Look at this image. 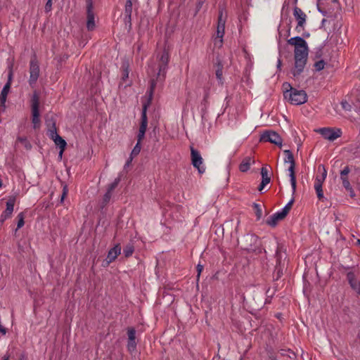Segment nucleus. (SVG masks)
I'll use <instances>...</instances> for the list:
<instances>
[{"label":"nucleus","instance_id":"obj_7","mask_svg":"<svg viewBox=\"0 0 360 360\" xmlns=\"http://www.w3.org/2000/svg\"><path fill=\"white\" fill-rule=\"evenodd\" d=\"M191 157L193 166L196 168L200 174L205 172V167L203 165V160L199 151L191 148Z\"/></svg>","mask_w":360,"mask_h":360},{"label":"nucleus","instance_id":"obj_54","mask_svg":"<svg viewBox=\"0 0 360 360\" xmlns=\"http://www.w3.org/2000/svg\"><path fill=\"white\" fill-rule=\"evenodd\" d=\"M133 158H134V157L130 155L129 158L127 160V162L124 165V167H127L129 166V165L131 164V162L133 160Z\"/></svg>","mask_w":360,"mask_h":360},{"label":"nucleus","instance_id":"obj_64","mask_svg":"<svg viewBox=\"0 0 360 360\" xmlns=\"http://www.w3.org/2000/svg\"><path fill=\"white\" fill-rule=\"evenodd\" d=\"M358 241H359V245H360V240H359Z\"/></svg>","mask_w":360,"mask_h":360},{"label":"nucleus","instance_id":"obj_51","mask_svg":"<svg viewBox=\"0 0 360 360\" xmlns=\"http://www.w3.org/2000/svg\"><path fill=\"white\" fill-rule=\"evenodd\" d=\"M68 189L67 188L66 186H65L63 187V194H62V196H61V200L63 201L65 198V197L68 194Z\"/></svg>","mask_w":360,"mask_h":360},{"label":"nucleus","instance_id":"obj_21","mask_svg":"<svg viewBox=\"0 0 360 360\" xmlns=\"http://www.w3.org/2000/svg\"><path fill=\"white\" fill-rule=\"evenodd\" d=\"M11 86L8 84H6L3 87L0 94V105L1 107H5L7 96L10 91Z\"/></svg>","mask_w":360,"mask_h":360},{"label":"nucleus","instance_id":"obj_24","mask_svg":"<svg viewBox=\"0 0 360 360\" xmlns=\"http://www.w3.org/2000/svg\"><path fill=\"white\" fill-rule=\"evenodd\" d=\"M284 153H285V159H284L285 162L289 163L290 165H295V160H294V157H293V155L291 153V151H290L289 150H285L284 151Z\"/></svg>","mask_w":360,"mask_h":360},{"label":"nucleus","instance_id":"obj_4","mask_svg":"<svg viewBox=\"0 0 360 360\" xmlns=\"http://www.w3.org/2000/svg\"><path fill=\"white\" fill-rule=\"evenodd\" d=\"M315 131L321 134L323 139L333 141L342 136V130L340 128L323 127L315 129Z\"/></svg>","mask_w":360,"mask_h":360},{"label":"nucleus","instance_id":"obj_56","mask_svg":"<svg viewBox=\"0 0 360 360\" xmlns=\"http://www.w3.org/2000/svg\"><path fill=\"white\" fill-rule=\"evenodd\" d=\"M281 59H280V58H278V61H277V68H278V69H280V68H281Z\"/></svg>","mask_w":360,"mask_h":360},{"label":"nucleus","instance_id":"obj_46","mask_svg":"<svg viewBox=\"0 0 360 360\" xmlns=\"http://www.w3.org/2000/svg\"><path fill=\"white\" fill-rule=\"evenodd\" d=\"M145 134L146 133H144V132L139 131L138 135H137V143H141L142 140L145 137Z\"/></svg>","mask_w":360,"mask_h":360},{"label":"nucleus","instance_id":"obj_49","mask_svg":"<svg viewBox=\"0 0 360 360\" xmlns=\"http://www.w3.org/2000/svg\"><path fill=\"white\" fill-rule=\"evenodd\" d=\"M112 192L107 191L106 193L104 195L103 200L105 202H108L111 198Z\"/></svg>","mask_w":360,"mask_h":360},{"label":"nucleus","instance_id":"obj_12","mask_svg":"<svg viewBox=\"0 0 360 360\" xmlns=\"http://www.w3.org/2000/svg\"><path fill=\"white\" fill-rule=\"evenodd\" d=\"M293 15L297 21V27H302L306 22V14L298 7H295Z\"/></svg>","mask_w":360,"mask_h":360},{"label":"nucleus","instance_id":"obj_20","mask_svg":"<svg viewBox=\"0 0 360 360\" xmlns=\"http://www.w3.org/2000/svg\"><path fill=\"white\" fill-rule=\"evenodd\" d=\"M295 165H290L288 171L289 172V176H290V184L292 189V193H294L296 190V179H295Z\"/></svg>","mask_w":360,"mask_h":360},{"label":"nucleus","instance_id":"obj_57","mask_svg":"<svg viewBox=\"0 0 360 360\" xmlns=\"http://www.w3.org/2000/svg\"><path fill=\"white\" fill-rule=\"evenodd\" d=\"M63 152H64V150L60 149V152H59V154H58L59 158H60V159L62 158Z\"/></svg>","mask_w":360,"mask_h":360},{"label":"nucleus","instance_id":"obj_58","mask_svg":"<svg viewBox=\"0 0 360 360\" xmlns=\"http://www.w3.org/2000/svg\"><path fill=\"white\" fill-rule=\"evenodd\" d=\"M269 360H278V359L274 355H270L269 357Z\"/></svg>","mask_w":360,"mask_h":360},{"label":"nucleus","instance_id":"obj_8","mask_svg":"<svg viewBox=\"0 0 360 360\" xmlns=\"http://www.w3.org/2000/svg\"><path fill=\"white\" fill-rule=\"evenodd\" d=\"M86 27L88 30H93L96 27L95 15L94 13L93 0H86Z\"/></svg>","mask_w":360,"mask_h":360},{"label":"nucleus","instance_id":"obj_11","mask_svg":"<svg viewBox=\"0 0 360 360\" xmlns=\"http://www.w3.org/2000/svg\"><path fill=\"white\" fill-rule=\"evenodd\" d=\"M15 202V197L10 198L6 202V209L1 214L0 217V221L4 222L6 219L9 218L13 212V207Z\"/></svg>","mask_w":360,"mask_h":360},{"label":"nucleus","instance_id":"obj_43","mask_svg":"<svg viewBox=\"0 0 360 360\" xmlns=\"http://www.w3.org/2000/svg\"><path fill=\"white\" fill-rule=\"evenodd\" d=\"M283 92H284V91H290L292 89H295L292 88L289 83L285 82L283 84Z\"/></svg>","mask_w":360,"mask_h":360},{"label":"nucleus","instance_id":"obj_59","mask_svg":"<svg viewBox=\"0 0 360 360\" xmlns=\"http://www.w3.org/2000/svg\"><path fill=\"white\" fill-rule=\"evenodd\" d=\"M2 360H9V356L8 355L4 356V357L2 358Z\"/></svg>","mask_w":360,"mask_h":360},{"label":"nucleus","instance_id":"obj_28","mask_svg":"<svg viewBox=\"0 0 360 360\" xmlns=\"http://www.w3.org/2000/svg\"><path fill=\"white\" fill-rule=\"evenodd\" d=\"M314 189L316 192L317 197L319 199H322L323 198V193L322 190V184L314 183Z\"/></svg>","mask_w":360,"mask_h":360},{"label":"nucleus","instance_id":"obj_47","mask_svg":"<svg viewBox=\"0 0 360 360\" xmlns=\"http://www.w3.org/2000/svg\"><path fill=\"white\" fill-rule=\"evenodd\" d=\"M155 86V82L154 79H152L151 82H150V90H149L150 97L152 96Z\"/></svg>","mask_w":360,"mask_h":360},{"label":"nucleus","instance_id":"obj_30","mask_svg":"<svg viewBox=\"0 0 360 360\" xmlns=\"http://www.w3.org/2000/svg\"><path fill=\"white\" fill-rule=\"evenodd\" d=\"M134 247L133 245L129 244L126 245V247L124 248L123 252L125 255V257H128L131 256L134 252Z\"/></svg>","mask_w":360,"mask_h":360},{"label":"nucleus","instance_id":"obj_32","mask_svg":"<svg viewBox=\"0 0 360 360\" xmlns=\"http://www.w3.org/2000/svg\"><path fill=\"white\" fill-rule=\"evenodd\" d=\"M121 180V178L120 176H119L118 177H117L114 181L112 183H111L108 187V191H111L112 192L113 190L117 186V185L119 184L120 181Z\"/></svg>","mask_w":360,"mask_h":360},{"label":"nucleus","instance_id":"obj_16","mask_svg":"<svg viewBox=\"0 0 360 360\" xmlns=\"http://www.w3.org/2000/svg\"><path fill=\"white\" fill-rule=\"evenodd\" d=\"M254 163L255 160L250 156H247L243 160L242 162L240 163L239 166V169L242 172H245L250 169V166Z\"/></svg>","mask_w":360,"mask_h":360},{"label":"nucleus","instance_id":"obj_19","mask_svg":"<svg viewBox=\"0 0 360 360\" xmlns=\"http://www.w3.org/2000/svg\"><path fill=\"white\" fill-rule=\"evenodd\" d=\"M46 125L49 127L47 135L50 139H53L55 136L58 135L55 122L52 120H47Z\"/></svg>","mask_w":360,"mask_h":360},{"label":"nucleus","instance_id":"obj_15","mask_svg":"<svg viewBox=\"0 0 360 360\" xmlns=\"http://www.w3.org/2000/svg\"><path fill=\"white\" fill-rule=\"evenodd\" d=\"M132 0H127L124 8V22L125 23H131V13H132Z\"/></svg>","mask_w":360,"mask_h":360},{"label":"nucleus","instance_id":"obj_22","mask_svg":"<svg viewBox=\"0 0 360 360\" xmlns=\"http://www.w3.org/2000/svg\"><path fill=\"white\" fill-rule=\"evenodd\" d=\"M53 141L54 143L58 146L60 149L65 150L67 143L66 141L58 134L57 136H55L53 139H51Z\"/></svg>","mask_w":360,"mask_h":360},{"label":"nucleus","instance_id":"obj_39","mask_svg":"<svg viewBox=\"0 0 360 360\" xmlns=\"http://www.w3.org/2000/svg\"><path fill=\"white\" fill-rule=\"evenodd\" d=\"M222 75H223L222 68L219 67L218 69L216 70V77L220 83L223 82H222V79H223Z\"/></svg>","mask_w":360,"mask_h":360},{"label":"nucleus","instance_id":"obj_25","mask_svg":"<svg viewBox=\"0 0 360 360\" xmlns=\"http://www.w3.org/2000/svg\"><path fill=\"white\" fill-rule=\"evenodd\" d=\"M262 181L269 184L270 182V177L269 176V171L266 167L261 169Z\"/></svg>","mask_w":360,"mask_h":360},{"label":"nucleus","instance_id":"obj_61","mask_svg":"<svg viewBox=\"0 0 360 360\" xmlns=\"http://www.w3.org/2000/svg\"><path fill=\"white\" fill-rule=\"evenodd\" d=\"M357 292L360 295V285H359V288H358V292Z\"/></svg>","mask_w":360,"mask_h":360},{"label":"nucleus","instance_id":"obj_63","mask_svg":"<svg viewBox=\"0 0 360 360\" xmlns=\"http://www.w3.org/2000/svg\"><path fill=\"white\" fill-rule=\"evenodd\" d=\"M19 360H24V359L23 358H20Z\"/></svg>","mask_w":360,"mask_h":360},{"label":"nucleus","instance_id":"obj_50","mask_svg":"<svg viewBox=\"0 0 360 360\" xmlns=\"http://www.w3.org/2000/svg\"><path fill=\"white\" fill-rule=\"evenodd\" d=\"M51 6H52V0H48L46 4V6H45L46 11H47V12L50 11L51 10Z\"/></svg>","mask_w":360,"mask_h":360},{"label":"nucleus","instance_id":"obj_55","mask_svg":"<svg viewBox=\"0 0 360 360\" xmlns=\"http://www.w3.org/2000/svg\"><path fill=\"white\" fill-rule=\"evenodd\" d=\"M347 191H349V195L352 197V198H354L355 196V193H354V191L352 188V186H350V189H346Z\"/></svg>","mask_w":360,"mask_h":360},{"label":"nucleus","instance_id":"obj_33","mask_svg":"<svg viewBox=\"0 0 360 360\" xmlns=\"http://www.w3.org/2000/svg\"><path fill=\"white\" fill-rule=\"evenodd\" d=\"M326 63L323 60H320L314 63V68L316 71L322 70L325 67Z\"/></svg>","mask_w":360,"mask_h":360},{"label":"nucleus","instance_id":"obj_14","mask_svg":"<svg viewBox=\"0 0 360 360\" xmlns=\"http://www.w3.org/2000/svg\"><path fill=\"white\" fill-rule=\"evenodd\" d=\"M121 253V247L120 245H115L112 249L108 251L106 262L108 264L112 262L117 256Z\"/></svg>","mask_w":360,"mask_h":360},{"label":"nucleus","instance_id":"obj_9","mask_svg":"<svg viewBox=\"0 0 360 360\" xmlns=\"http://www.w3.org/2000/svg\"><path fill=\"white\" fill-rule=\"evenodd\" d=\"M39 65L36 59H32L30 63V78L29 84L33 86L39 76Z\"/></svg>","mask_w":360,"mask_h":360},{"label":"nucleus","instance_id":"obj_38","mask_svg":"<svg viewBox=\"0 0 360 360\" xmlns=\"http://www.w3.org/2000/svg\"><path fill=\"white\" fill-rule=\"evenodd\" d=\"M340 179L342 180V186H344V188L345 189H350L351 185H350V183L349 181L347 176L340 177Z\"/></svg>","mask_w":360,"mask_h":360},{"label":"nucleus","instance_id":"obj_60","mask_svg":"<svg viewBox=\"0 0 360 360\" xmlns=\"http://www.w3.org/2000/svg\"><path fill=\"white\" fill-rule=\"evenodd\" d=\"M244 248H245V249H247V250H251V249H252V248H251V247H245Z\"/></svg>","mask_w":360,"mask_h":360},{"label":"nucleus","instance_id":"obj_1","mask_svg":"<svg viewBox=\"0 0 360 360\" xmlns=\"http://www.w3.org/2000/svg\"><path fill=\"white\" fill-rule=\"evenodd\" d=\"M290 45L295 46V67L292 70L294 78H297L303 72L308 56L307 41L300 37H292L288 40Z\"/></svg>","mask_w":360,"mask_h":360},{"label":"nucleus","instance_id":"obj_13","mask_svg":"<svg viewBox=\"0 0 360 360\" xmlns=\"http://www.w3.org/2000/svg\"><path fill=\"white\" fill-rule=\"evenodd\" d=\"M285 217V216H284L281 211H278L266 219V224L271 227H274L277 225L278 221L283 220Z\"/></svg>","mask_w":360,"mask_h":360},{"label":"nucleus","instance_id":"obj_34","mask_svg":"<svg viewBox=\"0 0 360 360\" xmlns=\"http://www.w3.org/2000/svg\"><path fill=\"white\" fill-rule=\"evenodd\" d=\"M292 202L293 200H291L281 210H280L284 214V216L286 217V215L289 212L292 207Z\"/></svg>","mask_w":360,"mask_h":360},{"label":"nucleus","instance_id":"obj_27","mask_svg":"<svg viewBox=\"0 0 360 360\" xmlns=\"http://www.w3.org/2000/svg\"><path fill=\"white\" fill-rule=\"evenodd\" d=\"M348 278L351 287L358 292L359 285H360V283L354 280L352 275L350 274H348Z\"/></svg>","mask_w":360,"mask_h":360},{"label":"nucleus","instance_id":"obj_31","mask_svg":"<svg viewBox=\"0 0 360 360\" xmlns=\"http://www.w3.org/2000/svg\"><path fill=\"white\" fill-rule=\"evenodd\" d=\"M141 143H136V144L135 145V146L132 149L130 155L132 156V157L136 156L137 155L139 154V153L141 151Z\"/></svg>","mask_w":360,"mask_h":360},{"label":"nucleus","instance_id":"obj_41","mask_svg":"<svg viewBox=\"0 0 360 360\" xmlns=\"http://www.w3.org/2000/svg\"><path fill=\"white\" fill-rule=\"evenodd\" d=\"M341 105L342 108L345 110L350 111L352 109V105L346 101H342Z\"/></svg>","mask_w":360,"mask_h":360},{"label":"nucleus","instance_id":"obj_36","mask_svg":"<svg viewBox=\"0 0 360 360\" xmlns=\"http://www.w3.org/2000/svg\"><path fill=\"white\" fill-rule=\"evenodd\" d=\"M18 221L17 224V229L22 228L24 226V214L23 213L20 212L18 215Z\"/></svg>","mask_w":360,"mask_h":360},{"label":"nucleus","instance_id":"obj_62","mask_svg":"<svg viewBox=\"0 0 360 360\" xmlns=\"http://www.w3.org/2000/svg\"><path fill=\"white\" fill-rule=\"evenodd\" d=\"M140 49H141V45L138 44V49L140 50Z\"/></svg>","mask_w":360,"mask_h":360},{"label":"nucleus","instance_id":"obj_42","mask_svg":"<svg viewBox=\"0 0 360 360\" xmlns=\"http://www.w3.org/2000/svg\"><path fill=\"white\" fill-rule=\"evenodd\" d=\"M246 240H250L251 243H255L257 242V238L254 235H246L245 236Z\"/></svg>","mask_w":360,"mask_h":360},{"label":"nucleus","instance_id":"obj_29","mask_svg":"<svg viewBox=\"0 0 360 360\" xmlns=\"http://www.w3.org/2000/svg\"><path fill=\"white\" fill-rule=\"evenodd\" d=\"M136 349V340H128L127 342V349L131 353L133 354Z\"/></svg>","mask_w":360,"mask_h":360},{"label":"nucleus","instance_id":"obj_17","mask_svg":"<svg viewBox=\"0 0 360 360\" xmlns=\"http://www.w3.org/2000/svg\"><path fill=\"white\" fill-rule=\"evenodd\" d=\"M318 172L320 173V174L316 176L315 183L323 185V183L324 182L327 176V171L323 165H319L318 167Z\"/></svg>","mask_w":360,"mask_h":360},{"label":"nucleus","instance_id":"obj_40","mask_svg":"<svg viewBox=\"0 0 360 360\" xmlns=\"http://www.w3.org/2000/svg\"><path fill=\"white\" fill-rule=\"evenodd\" d=\"M123 68V75H122V79L123 80H125L126 79H127L129 77V68H128V65H123L122 66Z\"/></svg>","mask_w":360,"mask_h":360},{"label":"nucleus","instance_id":"obj_10","mask_svg":"<svg viewBox=\"0 0 360 360\" xmlns=\"http://www.w3.org/2000/svg\"><path fill=\"white\" fill-rule=\"evenodd\" d=\"M261 140L266 142H271L278 146L282 145V139L279 134L273 131H266L263 133Z\"/></svg>","mask_w":360,"mask_h":360},{"label":"nucleus","instance_id":"obj_18","mask_svg":"<svg viewBox=\"0 0 360 360\" xmlns=\"http://www.w3.org/2000/svg\"><path fill=\"white\" fill-rule=\"evenodd\" d=\"M148 127V118L146 115V107L144 106L141 113V120L139 131L146 133Z\"/></svg>","mask_w":360,"mask_h":360},{"label":"nucleus","instance_id":"obj_35","mask_svg":"<svg viewBox=\"0 0 360 360\" xmlns=\"http://www.w3.org/2000/svg\"><path fill=\"white\" fill-rule=\"evenodd\" d=\"M128 340H135L136 339V330L133 328H129L127 330Z\"/></svg>","mask_w":360,"mask_h":360},{"label":"nucleus","instance_id":"obj_44","mask_svg":"<svg viewBox=\"0 0 360 360\" xmlns=\"http://www.w3.org/2000/svg\"><path fill=\"white\" fill-rule=\"evenodd\" d=\"M12 79H13V70H12V68L11 67L9 72H8V81L6 82V84H8L10 86H11Z\"/></svg>","mask_w":360,"mask_h":360},{"label":"nucleus","instance_id":"obj_2","mask_svg":"<svg viewBox=\"0 0 360 360\" xmlns=\"http://www.w3.org/2000/svg\"><path fill=\"white\" fill-rule=\"evenodd\" d=\"M226 17H224L223 10L219 11L218 23L215 36L213 37L214 46L221 48L223 45V38L225 33Z\"/></svg>","mask_w":360,"mask_h":360},{"label":"nucleus","instance_id":"obj_3","mask_svg":"<svg viewBox=\"0 0 360 360\" xmlns=\"http://www.w3.org/2000/svg\"><path fill=\"white\" fill-rule=\"evenodd\" d=\"M283 96L292 105H301L307 102V95L304 90L292 89L290 91H284Z\"/></svg>","mask_w":360,"mask_h":360},{"label":"nucleus","instance_id":"obj_48","mask_svg":"<svg viewBox=\"0 0 360 360\" xmlns=\"http://www.w3.org/2000/svg\"><path fill=\"white\" fill-rule=\"evenodd\" d=\"M203 270V266L198 264L197 265V271H198V274H197V280L198 281L199 278H200V274L202 272V271Z\"/></svg>","mask_w":360,"mask_h":360},{"label":"nucleus","instance_id":"obj_37","mask_svg":"<svg viewBox=\"0 0 360 360\" xmlns=\"http://www.w3.org/2000/svg\"><path fill=\"white\" fill-rule=\"evenodd\" d=\"M253 206L255 209V212H256L257 219H260L262 215V210L260 205L257 203H254Z\"/></svg>","mask_w":360,"mask_h":360},{"label":"nucleus","instance_id":"obj_5","mask_svg":"<svg viewBox=\"0 0 360 360\" xmlns=\"http://www.w3.org/2000/svg\"><path fill=\"white\" fill-rule=\"evenodd\" d=\"M32 122L33 124L34 129H39L40 127V119H39V98L37 94L34 93L32 97Z\"/></svg>","mask_w":360,"mask_h":360},{"label":"nucleus","instance_id":"obj_23","mask_svg":"<svg viewBox=\"0 0 360 360\" xmlns=\"http://www.w3.org/2000/svg\"><path fill=\"white\" fill-rule=\"evenodd\" d=\"M17 141L20 143L25 149L30 150L32 148V144L25 136H18Z\"/></svg>","mask_w":360,"mask_h":360},{"label":"nucleus","instance_id":"obj_6","mask_svg":"<svg viewBox=\"0 0 360 360\" xmlns=\"http://www.w3.org/2000/svg\"><path fill=\"white\" fill-rule=\"evenodd\" d=\"M169 59V53L164 50L160 56H158V72L157 79H164L165 77L167 65Z\"/></svg>","mask_w":360,"mask_h":360},{"label":"nucleus","instance_id":"obj_45","mask_svg":"<svg viewBox=\"0 0 360 360\" xmlns=\"http://www.w3.org/2000/svg\"><path fill=\"white\" fill-rule=\"evenodd\" d=\"M350 169L349 167H345L341 172H340V177L347 176V174L349 173Z\"/></svg>","mask_w":360,"mask_h":360},{"label":"nucleus","instance_id":"obj_53","mask_svg":"<svg viewBox=\"0 0 360 360\" xmlns=\"http://www.w3.org/2000/svg\"><path fill=\"white\" fill-rule=\"evenodd\" d=\"M204 1H205V0H198L197 6H196L198 11L201 8L202 4H204Z\"/></svg>","mask_w":360,"mask_h":360},{"label":"nucleus","instance_id":"obj_52","mask_svg":"<svg viewBox=\"0 0 360 360\" xmlns=\"http://www.w3.org/2000/svg\"><path fill=\"white\" fill-rule=\"evenodd\" d=\"M267 184H266V183H265V182H264V181H262V182H261L260 185H259V187H258V190H259V191H262L265 188V186H266Z\"/></svg>","mask_w":360,"mask_h":360},{"label":"nucleus","instance_id":"obj_26","mask_svg":"<svg viewBox=\"0 0 360 360\" xmlns=\"http://www.w3.org/2000/svg\"><path fill=\"white\" fill-rule=\"evenodd\" d=\"M279 352L281 356H288L290 360H292L295 358V353L289 349H281Z\"/></svg>","mask_w":360,"mask_h":360}]
</instances>
